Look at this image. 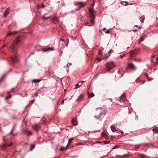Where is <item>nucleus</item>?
Listing matches in <instances>:
<instances>
[{
	"label": "nucleus",
	"mask_w": 158,
	"mask_h": 158,
	"mask_svg": "<svg viewBox=\"0 0 158 158\" xmlns=\"http://www.w3.org/2000/svg\"><path fill=\"white\" fill-rule=\"evenodd\" d=\"M21 40V37L19 36L14 40V43L11 45L10 47V48L13 52H15L16 50V49L15 48V46L20 42Z\"/></svg>",
	"instance_id": "obj_1"
},
{
	"label": "nucleus",
	"mask_w": 158,
	"mask_h": 158,
	"mask_svg": "<svg viewBox=\"0 0 158 158\" xmlns=\"http://www.w3.org/2000/svg\"><path fill=\"white\" fill-rule=\"evenodd\" d=\"M106 69L108 71H109L113 68L115 67V65L114 64L113 62L112 61L110 62H108L107 63Z\"/></svg>",
	"instance_id": "obj_2"
},
{
	"label": "nucleus",
	"mask_w": 158,
	"mask_h": 158,
	"mask_svg": "<svg viewBox=\"0 0 158 158\" xmlns=\"http://www.w3.org/2000/svg\"><path fill=\"white\" fill-rule=\"evenodd\" d=\"M10 60L11 62L13 63L17 62L18 60L16 55L11 56L10 57Z\"/></svg>",
	"instance_id": "obj_3"
},
{
	"label": "nucleus",
	"mask_w": 158,
	"mask_h": 158,
	"mask_svg": "<svg viewBox=\"0 0 158 158\" xmlns=\"http://www.w3.org/2000/svg\"><path fill=\"white\" fill-rule=\"evenodd\" d=\"M138 51L136 49L132 50L129 52L130 56L131 57L135 56L137 53Z\"/></svg>",
	"instance_id": "obj_4"
},
{
	"label": "nucleus",
	"mask_w": 158,
	"mask_h": 158,
	"mask_svg": "<svg viewBox=\"0 0 158 158\" xmlns=\"http://www.w3.org/2000/svg\"><path fill=\"white\" fill-rule=\"evenodd\" d=\"M94 10L93 8H91L89 9V12L90 13V19H94Z\"/></svg>",
	"instance_id": "obj_5"
},
{
	"label": "nucleus",
	"mask_w": 158,
	"mask_h": 158,
	"mask_svg": "<svg viewBox=\"0 0 158 158\" xmlns=\"http://www.w3.org/2000/svg\"><path fill=\"white\" fill-rule=\"evenodd\" d=\"M33 128L36 131H38L40 128V125L39 124H35L33 126Z\"/></svg>",
	"instance_id": "obj_6"
},
{
	"label": "nucleus",
	"mask_w": 158,
	"mask_h": 158,
	"mask_svg": "<svg viewBox=\"0 0 158 158\" xmlns=\"http://www.w3.org/2000/svg\"><path fill=\"white\" fill-rule=\"evenodd\" d=\"M84 82V81L81 82H79L77 84L75 85V87L74 88V89H77L79 88H80L81 85Z\"/></svg>",
	"instance_id": "obj_7"
},
{
	"label": "nucleus",
	"mask_w": 158,
	"mask_h": 158,
	"mask_svg": "<svg viewBox=\"0 0 158 158\" xmlns=\"http://www.w3.org/2000/svg\"><path fill=\"white\" fill-rule=\"evenodd\" d=\"M7 144L5 143L2 145H0V149L2 150H5L6 149Z\"/></svg>",
	"instance_id": "obj_8"
},
{
	"label": "nucleus",
	"mask_w": 158,
	"mask_h": 158,
	"mask_svg": "<svg viewBox=\"0 0 158 158\" xmlns=\"http://www.w3.org/2000/svg\"><path fill=\"white\" fill-rule=\"evenodd\" d=\"M24 133L28 135H32V133L31 131L27 129L24 131Z\"/></svg>",
	"instance_id": "obj_9"
},
{
	"label": "nucleus",
	"mask_w": 158,
	"mask_h": 158,
	"mask_svg": "<svg viewBox=\"0 0 158 158\" xmlns=\"http://www.w3.org/2000/svg\"><path fill=\"white\" fill-rule=\"evenodd\" d=\"M52 21L53 23L58 22L59 21V18H58L56 16H54L52 18Z\"/></svg>",
	"instance_id": "obj_10"
},
{
	"label": "nucleus",
	"mask_w": 158,
	"mask_h": 158,
	"mask_svg": "<svg viewBox=\"0 0 158 158\" xmlns=\"http://www.w3.org/2000/svg\"><path fill=\"white\" fill-rule=\"evenodd\" d=\"M54 50V48L53 47H50V48H47L43 49V51L44 52H46L48 51H52Z\"/></svg>",
	"instance_id": "obj_11"
},
{
	"label": "nucleus",
	"mask_w": 158,
	"mask_h": 158,
	"mask_svg": "<svg viewBox=\"0 0 158 158\" xmlns=\"http://www.w3.org/2000/svg\"><path fill=\"white\" fill-rule=\"evenodd\" d=\"M72 123L73 125L74 126L77 125V120L75 118L73 119L72 120Z\"/></svg>",
	"instance_id": "obj_12"
},
{
	"label": "nucleus",
	"mask_w": 158,
	"mask_h": 158,
	"mask_svg": "<svg viewBox=\"0 0 158 158\" xmlns=\"http://www.w3.org/2000/svg\"><path fill=\"white\" fill-rule=\"evenodd\" d=\"M85 3L83 2H78L77 5H80V7H83L85 6Z\"/></svg>",
	"instance_id": "obj_13"
},
{
	"label": "nucleus",
	"mask_w": 158,
	"mask_h": 158,
	"mask_svg": "<svg viewBox=\"0 0 158 158\" xmlns=\"http://www.w3.org/2000/svg\"><path fill=\"white\" fill-rule=\"evenodd\" d=\"M84 95L83 94H81L79 97L77 99V101L80 102L82 100L83 98Z\"/></svg>",
	"instance_id": "obj_14"
},
{
	"label": "nucleus",
	"mask_w": 158,
	"mask_h": 158,
	"mask_svg": "<svg viewBox=\"0 0 158 158\" xmlns=\"http://www.w3.org/2000/svg\"><path fill=\"white\" fill-rule=\"evenodd\" d=\"M125 98V95L123 94V95L120 97V101H122L123 102H124V101L126 100Z\"/></svg>",
	"instance_id": "obj_15"
},
{
	"label": "nucleus",
	"mask_w": 158,
	"mask_h": 158,
	"mask_svg": "<svg viewBox=\"0 0 158 158\" xmlns=\"http://www.w3.org/2000/svg\"><path fill=\"white\" fill-rule=\"evenodd\" d=\"M128 66L129 68L133 69H135V65L133 63L128 64Z\"/></svg>",
	"instance_id": "obj_16"
},
{
	"label": "nucleus",
	"mask_w": 158,
	"mask_h": 158,
	"mask_svg": "<svg viewBox=\"0 0 158 158\" xmlns=\"http://www.w3.org/2000/svg\"><path fill=\"white\" fill-rule=\"evenodd\" d=\"M111 129L113 132H116L117 131L115 126L113 125H112L111 126Z\"/></svg>",
	"instance_id": "obj_17"
},
{
	"label": "nucleus",
	"mask_w": 158,
	"mask_h": 158,
	"mask_svg": "<svg viewBox=\"0 0 158 158\" xmlns=\"http://www.w3.org/2000/svg\"><path fill=\"white\" fill-rule=\"evenodd\" d=\"M47 14H45L43 16L42 19H43L44 20H46L47 19H48L49 18L51 17V16H47L46 17V15Z\"/></svg>",
	"instance_id": "obj_18"
},
{
	"label": "nucleus",
	"mask_w": 158,
	"mask_h": 158,
	"mask_svg": "<svg viewBox=\"0 0 158 158\" xmlns=\"http://www.w3.org/2000/svg\"><path fill=\"white\" fill-rule=\"evenodd\" d=\"M73 140V138H71L69 139L68 143L67 146V147H68L70 145V143Z\"/></svg>",
	"instance_id": "obj_19"
},
{
	"label": "nucleus",
	"mask_w": 158,
	"mask_h": 158,
	"mask_svg": "<svg viewBox=\"0 0 158 158\" xmlns=\"http://www.w3.org/2000/svg\"><path fill=\"white\" fill-rule=\"evenodd\" d=\"M121 3L123 5L125 6H127V5H129V4L127 2L122 1L121 2Z\"/></svg>",
	"instance_id": "obj_20"
},
{
	"label": "nucleus",
	"mask_w": 158,
	"mask_h": 158,
	"mask_svg": "<svg viewBox=\"0 0 158 158\" xmlns=\"http://www.w3.org/2000/svg\"><path fill=\"white\" fill-rule=\"evenodd\" d=\"M8 14H9V13L8 12V10L7 9L5 11L4 13V14L3 16L4 17H6V16H7V15H8Z\"/></svg>",
	"instance_id": "obj_21"
},
{
	"label": "nucleus",
	"mask_w": 158,
	"mask_h": 158,
	"mask_svg": "<svg viewBox=\"0 0 158 158\" xmlns=\"http://www.w3.org/2000/svg\"><path fill=\"white\" fill-rule=\"evenodd\" d=\"M14 129L13 128V129L12 130L10 134H12L13 135H15L17 134V133H14Z\"/></svg>",
	"instance_id": "obj_22"
},
{
	"label": "nucleus",
	"mask_w": 158,
	"mask_h": 158,
	"mask_svg": "<svg viewBox=\"0 0 158 158\" xmlns=\"http://www.w3.org/2000/svg\"><path fill=\"white\" fill-rule=\"evenodd\" d=\"M152 131L156 134H157L158 133V128L157 127H156L154 129H153Z\"/></svg>",
	"instance_id": "obj_23"
},
{
	"label": "nucleus",
	"mask_w": 158,
	"mask_h": 158,
	"mask_svg": "<svg viewBox=\"0 0 158 158\" xmlns=\"http://www.w3.org/2000/svg\"><path fill=\"white\" fill-rule=\"evenodd\" d=\"M17 32V31H15L14 32H9V33L7 35V36L9 35H13L16 34Z\"/></svg>",
	"instance_id": "obj_24"
},
{
	"label": "nucleus",
	"mask_w": 158,
	"mask_h": 158,
	"mask_svg": "<svg viewBox=\"0 0 158 158\" xmlns=\"http://www.w3.org/2000/svg\"><path fill=\"white\" fill-rule=\"evenodd\" d=\"M88 95L89 97L91 98L94 97V94L93 93H92L90 94L89 93H88Z\"/></svg>",
	"instance_id": "obj_25"
},
{
	"label": "nucleus",
	"mask_w": 158,
	"mask_h": 158,
	"mask_svg": "<svg viewBox=\"0 0 158 158\" xmlns=\"http://www.w3.org/2000/svg\"><path fill=\"white\" fill-rule=\"evenodd\" d=\"M41 81V80H36V79H34V80H33L32 81V82H35V83H37L38 82H40V81Z\"/></svg>",
	"instance_id": "obj_26"
},
{
	"label": "nucleus",
	"mask_w": 158,
	"mask_h": 158,
	"mask_svg": "<svg viewBox=\"0 0 158 158\" xmlns=\"http://www.w3.org/2000/svg\"><path fill=\"white\" fill-rule=\"evenodd\" d=\"M140 19V21L142 23H143L144 19H145L144 16H142L141 17Z\"/></svg>",
	"instance_id": "obj_27"
},
{
	"label": "nucleus",
	"mask_w": 158,
	"mask_h": 158,
	"mask_svg": "<svg viewBox=\"0 0 158 158\" xmlns=\"http://www.w3.org/2000/svg\"><path fill=\"white\" fill-rule=\"evenodd\" d=\"M18 153V152L17 151H15L14 152L12 156L13 157H15V156H16L17 154Z\"/></svg>",
	"instance_id": "obj_28"
},
{
	"label": "nucleus",
	"mask_w": 158,
	"mask_h": 158,
	"mask_svg": "<svg viewBox=\"0 0 158 158\" xmlns=\"http://www.w3.org/2000/svg\"><path fill=\"white\" fill-rule=\"evenodd\" d=\"M68 147H61L60 148V150L62 151H63L64 150H65L66 149H67V148Z\"/></svg>",
	"instance_id": "obj_29"
},
{
	"label": "nucleus",
	"mask_w": 158,
	"mask_h": 158,
	"mask_svg": "<svg viewBox=\"0 0 158 158\" xmlns=\"http://www.w3.org/2000/svg\"><path fill=\"white\" fill-rule=\"evenodd\" d=\"M144 40V39L143 38V37H142L140 39L139 42V43L140 44V42L142 41H143Z\"/></svg>",
	"instance_id": "obj_30"
},
{
	"label": "nucleus",
	"mask_w": 158,
	"mask_h": 158,
	"mask_svg": "<svg viewBox=\"0 0 158 158\" xmlns=\"http://www.w3.org/2000/svg\"><path fill=\"white\" fill-rule=\"evenodd\" d=\"M103 142L104 143V144H107L110 143V141H104Z\"/></svg>",
	"instance_id": "obj_31"
},
{
	"label": "nucleus",
	"mask_w": 158,
	"mask_h": 158,
	"mask_svg": "<svg viewBox=\"0 0 158 158\" xmlns=\"http://www.w3.org/2000/svg\"><path fill=\"white\" fill-rule=\"evenodd\" d=\"M35 144L33 145H32L31 146V148H30V150L31 151L32 150H33V148H34V147H35Z\"/></svg>",
	"instance_id": "obj_32"
},
{
	"label": "nucleus",
	"mask_w": 158,
	"mask_h": 158,
	"mask_svg": "<svg viewBox=\"0 0 158 158\" xmlns=\"http://www.w3.org/2000/svg\"><path fill=\"white\" fill-rule=\"evenodd\" d=\"M154 57H155V56L154 55H153V56H152V58H151V62H153V58H154Z\"/></svg>",
	"instance_id": "obj_33"
},
{
	"label": "nucleus",
	"mask_w": 158,
	"mask_h": 158,
	"mask_svg": "<svg viewBox=\"0 0 158 158\" xmlns=\"http://www.w3.org/2000/svg\"><path fill=\"white\" fill-rule=\"evenodd\" d=\"M119 146V145H115V146H114V147L113 149H115V148H118Z\"/></svg>",
	"instance_id": "obj_34"
},
{
	"label": "nucleus",
	"mask_w": 158,
	"mask_h": 158,
	"mask_svg": "<svg viewBox=\"0 0 158 158\" xmlns=\"http://www.w3.org/2000/svg\"><path fill=\"white\" fill-rule=\"evenodd\" d=\"M140 145H136L135 146V148L136 149H138Z\"/></svg>",
	"instance_id": "obj_35"
},
{
	"label": "nucleus",
	"mask_w": 158,
	"mask_h": 158,
	"mask_svg": "<svg viewBox=\"0 0 158 158\" xmlns=\"http://www.w3.org/2000/svg\"><path fill=\"white\" fill-rule=\"evenodd\" d=\"M11 94H10V95H8L6 97V99H7L8 98H10L11 97Z\"/></svg>",
	"instance_id": "obj_36"
},
{
	"label": "nucleus",
	"mask_w": 158,
	"mask_h": 158,
	"mask_svg": "<svg viewBox=\"0 0 158 158\" xmlns=\"http://www.w3.org/2000/svg\"><path fill=\"white\" fill-rule=\"evenodd\" d=\"M108 57V56H106L104 57L103 59L106 60L107 59Z\"/></svg>",
	"instance_id": "obj_37"
},
{
	"label": "nucleus",
	"mask_w": 158,
	"mask_h": 158,
	"mask_svg": "<svg viewBox=\"0 0 158 158\" xmlns=\"http://www.w3.org/2000/svg\"><path fill=\"white\" fill-rule=\"evenodd\" d=\"M105 32L106 33V34H109V33H110V32L109 30H108L107 31H106Z\"/></svg>",
	"instance_id": "obj_38"
},
{
	"label": "nucleus",
	"mask_w": 158,
	"mask_h": 158,
	"mask_svg": "<svg viewBox=\"0 0 158 158\" xmlns=\"http://www.w3.org/2000/svg\"><path fill=\"white\" fill-rule=\"evenodd\" d=\"M94 19H90L91 22L93 23H94Z\"/></svg>",
	"instance_id": "obj_39"
},
{
	"label": "nucleus",
	"mask_w": 158,
	"mask_h": 158,
	"mask_svg": "<svg viewBox=\"0 0 158 158\" xmlns=\"http://www.w3.org/2000/svg\"><path fill=\"white\" fill-rule=\"evenodd\" d=\"M125 56V55H120V57L121 58H123V56Z\"/></svg>",
	"instance_id": "obj_40"
},
{
	"label": "nucleus",
	"mask_w": 158,
	"mask_h": 158,
	"mask_svg": "<svg viewBox=\"0 0 158 158\" xmlns=\"http://www.w3.org/2000/svg\"><path fill=\"white\" fill-rule=\"evenodd\" d=\"M88 24H89V23H88V22H86L85 23V25H86V26H90V25H88Z\"/></svg>",
	"instance_id": "obj_41"
},
{
	"label": "nucleus",
	"mask_w": 158,
	"mask_h": 158,
	"mask_svg": "<svg viewBox=\"0 0 158 158\" xmlns=\"http://www.w3.org/2000/svg\"><path fill=\"white\" fill-rule=\"evenodd\" d=\"M12 143H10L9 145H8V146L10 147L11 146H12Z\"/></svg>",
	"instance_id": "obj_42"
},
{
	"label": "nucleus",
	"mask_w": 158,
	"mask_h": 158,
	"mask_svg": "<svg viewBox=\"0 0 158 158\" xmlns=\"http://www.w3.org/2000/svg\"><path fill=\"white\" fill-rule=\"evenodd\" d=\"M98 60L99 62L101 61L102 60V59H101L100 58H98Z\"/></svg>",
	"instance_id": "obj_43"
},
{
	"label": "nucleus",
	"mask_w": 158,
	"mask_h": 158,
	"mask_svg": "<svg viewBox=\"0 0 158 158\" xmlns=\"http://www.w3.org/2000/svg\"><path fill=\"white\" fill-rule=\"evenodd\" d=\"M140 158H145V157L143 155H141L140 156Z\"/></svg>",
	"instance_id": "obj_44"
},
{
	"label": "nucleus",
	"mask_w": 158,
	"mask_h": 158,
	"mask_svg": "<svg viewBox=\"0 0 158 158\" xmlns=\"http://www.w3.org/2000/svg\"><path fill=\"white\" fill-rule=\"evenodd\" d=\"M45 7V6L43 4H42V8H44Z\"/></svg>",
	"instance_id": "obj_45"
},
{
	"label": "nucleus",
	"mask_w": 158,
	"mask_h": 158,
	"mask_svg": "<svg viewBox=\"0 0 158 158\" xmlns=\"http://www.w3.org/2000/svg\"><path fill=\"white\" fill-rule=\"evenodd\" d=\"M123 156L124 157H127L128 156L127 155H126Z\"/></svg>",
	"instance_id": "obj_46"
},
{
	"label": "nucleus",
	"mask_w": 158,
	"mask_h": 158,
	"mask_svg": "<svg viewBox=\"0 0 158 158\" xmlns=\"http://www.w3.org/2000/svg\"><path fill=\"white\" fill-rule=\"evenodd\" d=\"M102 142H99V141H97L96 142V143H102Z\"/></svg>",
	"instance_id": "obj_47"
},
{
	"label": "nucleus",
	"mask_w": 158,
	"mask_h": 158,
	"mask_svg": "<svg viewBox=\"0 0 158 158\" xmlns=\"http://www.w3.org/2000/svg\"><path fill=\"white\" fill-rule=\"evenodd\" d=\"M61 103H62V104L64 103V100H62V102H61Z\"/></svg>",
	"instance_id": "obj_48"
},
{
	"label": "nucleus",
	"mask_w": 158,
	"mask_h": 158,
	"mask_svg": "<svg viewBox=\"0 0 158 158\" xmlns=\"http://www.w3.org/2000/svg\"><path fill=\"white\" fill-rule=\"evenodd\" d=\"M94 3H93V4H92V8H93V7H94ZM92 8L93 9V8Z\"/></svg>",
	"instance_id": "obj_49"
},
{
	"label": "nucleus",
	"mask_w": 158,
	"mask_h": 158,
	"mask_svg": "<svg viewBox=\"0 0 158 158\" xmlns=\"http://www.w3.org/2000/svg\"><path fill=\"white\" fill-rule=\"evenodd\" d=\"M34 100H33L31 101V102L32 103H33L34 102Z\"/></svg>",
	"instance_id": "obj_50"
},
{
	"label": "nucleus",
	"mask_w": 158,
	"mask_h": 158,
	"mask_svg": "<svg viewBox=\"0 0 158 158\" xmlns=\"http://www.w3.org/2000/svg\"><path fill=\"white\" fill-rule=\"evenodd\" d=\"M112 51L111 50H110V51H109V53L110 54V53L112 52Z\"/></svg>",
	"instance_id": "obj_51"
},
{
	"label": "nucleus",
	"mask_w": 158,
	"mask_h": 158,
	"mask_svg": "<svg viewBox=\"0 0 158 158\" xmlns=\"http://www.w3.org/2000/svg\"><path fill=\"white\" fill-rule=\"evenodd\" d=\"M106 28H104L103 29V31H105V30H106Z\"/></svg>",
	"instance_id": "obj_52"
},
{
	"label": "nucleus",
	"mask_w": 158,
	"mask_h": 158,
	"mask_svg": "<svg viewBox=\"0 0 158 158\" xmlns=\"http://www.w3.org/2000/svg\"><path fill=\"white\" fill-rule=\"evenodd\" d=\"M60 40L63 41H64V39H60Z\"/></svg>",
	"instance_id": "obj_53"
},
{
	"label": "nucleus",
	"mask_w": 158,
	"mask_h": 158,
	"mask_svg": "<svg viewBox=\"0 0 158 158\" xmlns=\"http://www.w3.org/2000/svg\"><path fill=\"white\" fill-rule=\"evenodd\" d=\"M139 81V79H136V81L137 82H138V81Z\"/></svg>",
	"instance_id": "obj_54"
},
{
	"label": "nucleus",
	"mask_w": 158,
	"mask_h": 158,
	"mask_svg": "<svg viewBox=\"0 0 158 158\" xmlns=\"http://www.w3.org/2000/svg\"><path fill=\"white\" fill-rule=\"evenodd\" d=\"M132 31H138V30H133Z\"/></svg>",
	"instance_id": "obj_55"
},
{
	"label": "nucleus",
	"mask_w": 158,
	"mask_h": 158,
	"mask_svg": "<svg viewBox=\"0 0 158 158\" xmlns=\"http://www.w3.org/2000/svg\"><path fill=\"white\" fill-rule=\"evenodd\" d=\"M37 7H38V8H39L40 7V6H39V5H38L37 6Z\"/></svg>",
	"instance_id": "obj_56"
},
{
	"label": "nucleus",
	"mask_w": 158,
	"mask_h": 158,
	"mask_svg": "<svg viewBox=\"0 0 158 158\" xmlns=\"http://www.w3.org/2000/svg\"><path fill=\"white\" fill-rule=\"evenodd\" d=\"M146 81H143L142 82H143V84Z\"/></svg>",
	"instance_id": "obj_57"
},
{
	"label": "nucleus",
	"mask_w": 158,
	"mask_h": 158,
	"mask_svg": "<svg viewBox=\"0 0 158 158\" xmlns=\"http://www.w3.org/2000/svg\"><path fill=\"white\" fill-rule=\"evenodd\" d=\"M2 78H1L0 79V81H1V80H2Z\"/></svg>",
	"instance_id": "obj_58"
},
{
	"label": "nucleus",
	"mask_w": 158,
	"mask_h": 158,
	"mask_svg": "<svg viewBox=\"0 0 158 158\" xmlns=\"http://www.w3.org/2000/svg\"><path fill=\"white\" fill-rule=\"evenodd\" d=\"M101 53V51H99V54H100Z\"/></svg>",
	"instance_id": "obj_59"
},
{
	"label": "nucleus",
	"mask_w": 158,
	"mask_h": 158,
	"mask_svg": "<svg viewBox=\"0 0 158 158\" xmlns=\"http://www.w3.org/2000/svg\"><path fill=\"white\" fill-rule=\"evenodd\" d=\"M66 89H64V91L65 92H66Z\"/></svg>",
	"instance_id": "obj_60"
},
{
	"label": "nucleus",
	"mask_w": 158,
	"mask_h": 158,
	"mask_svg": "<svg viewBox=\"0 0 158 158\" xmlns=\"http://www.w3.org/2000/svg\"><path fill=\"white\" fill-rule=\"evenodd\" d=\"M118 73H119L120 71H118Z\"/></svg>",
	"instance_id": "obj_61"
},
{
	"label": "nucleus",
	"mask_w": 158,
	"mask_h": 158,
	"mask_svg": "<svg viewBox=\"0 0 158 158\" xmlns=\"http://www.w3.org/2000/svg\"><path fill=\"white\" fill-rule=\"evenodd\" d=\"M156 60H158V57L157 58V59H156Z\"/></svg>",
	"instance_id": "obj_62"
},
{
	"label": "nucleus",
	"mask_w": 158,
	"mask_h": 158,
	"mask_svg": "<svg viewBox=\"0 0 158 158\" xmlns=\"http://www.w3.org/2000/svg\"><path fill=\"white\" fill-rule=\"evenodd\" d=\"M5 45H3V47H5Z\"/></svg>",
	"instance_id": "obj_63"
},
{
	"label": "nucleus",
	"mask_w": 158,
	"mask_h": 158,
	"mask_svg": "<svg viewBox=\"0 0 158 158\" xmlns=\"http://www.w3.org/2000/svg\"><path fill=\"white\" fill-rule=\"evenodd\" d=\"M67 66H68V64H67Z\"/></svg>",
	"instance_id": "obj_64"
}]
</instances>
